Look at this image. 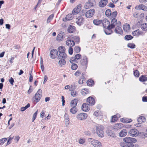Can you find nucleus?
I'll list each match as a JSON object with an SVG mask.
<instances>
[{
  "mask_svg": "<svg viewBox=\"0 0 147 147\" xmlns=\"http://www.w3.org/2000/svg\"><path fill=\"white\" fill-rule=\"evenodd\" d=\"M96 133L98 137L100 138H103L104 136V127L100 125H98L96 126Z\"/></svg>",
  "mask_w": 147,
  "mask_h": 147,
  "instance_id": "f257e3e1",
  "label": "nucleus"
},
{
  "mask_svg": "<svg viewBox=\"0 0 147 147\" xmlns=\"http://www.w3.org/2000/svg\"><path fill=\"white\" fill-rule=\"evenodd\" d=\"M88 140L93 147H103L102 143L99 140L92 138H89Z\"/></svg>",
  "mask_w": 147,
  "mask_h": 147,
  "instance_id": "f03ea898",
  "label": "nucleus"
},
{
  "mask_svg": "<svg viewBox=\"0 0 147 147\" xmlns=\"http://www.w3.org/2000/svg\"><path fill=\"white\" fill-rule=\"evenodd\" d=\"M124 141L126 142L131 147H133L134 146L133 143H135L137 142L136 139L130 137H125L123 138Z\"/></svg>",
  "mask_w": 147,
  "mask_h": 147,
  "instance_id": "7ed1b4c3",
  "label": "nucleus"
},
{
  "mask_svg": "<svg viewBox=\"0 0 147 147\" xmlns=\"http://www.w3.org/2000/svg\"><path fill=\"white\" fill-rule=\"evenodd\" d=\"M88 115L87 113H82L77 114L76 117L78 120L82 121L86 119Z\"/></svg>",
  "mask_w": 147,
  "mask_h": 147,
  "instance_id": "20e7f679",
  "label": "nucleus"
},
{
  "mask_svg": "<svg viewBox=\"0 0 147 147\" xmlns=\"http://www.w3.org/2000/svg\"><path fill=\"white\" fill-rule=\"evenodd\" d=\"M121 25V22L120 21H117V20L115 18L112 19L111 22V24L110 25V29L115 27L116 26Z\"/></svg>",
  "mask_w": 147,
  "mask_h": 147,
  "instance_id": "39448f33",
  "label": "nucleus"
},
{
  "mask_svg": "<svg viewBox=\"0 0 147 147\" xmlns=\"http://www.w3.org/2000/svg\"><path fill=\"white\" fill-rule=\"evenodd\" d=\"M42 90L39 89L37 91V92L35 94L34 99L36 100V102H38L41 97Z\"/></svg>",
  "mask_w": 147,
  "mask_h": 147,
  "instance_id": "423d86ee",
  "label": "nucleus"
},
{
  "mask_svg": "<svg viewBox=\"0 0 147 147\" xmlns=\"http://www.w3.org/2000/svg\"><path fill=\"white\" fill-rule=\"evenodd\" d=\"M84 18L81 16L77 17L75 20L76 22L79 26H80L82 24L84 23Z\"/></svg>",
  "mask_w": 147,
  "mask_h": 147,
  "instance_id": "0eeeda50",
  "label": "nucleus"
},
{
  "mask_svg": "<svg viewBox=\"0 0 147 147\" xmlns=\"http://www.w3.org/2000/svg\"><path fill=\"white\" fill-rule=\"evenodd\" d=\"M129 133L131 136L136 137L138 136L139 133L137 129H132L130 130Z\"/></svg>",
  "mask_w": 147,
  "mask_h": 147,
  "instance_id": "6e6552de",
  "label": "nucleus"
},
{
  "mask_svg": "<svg viewBox=\"0 0 147 147\" xmlns=\"http://www.w3.org/2000/svg\"><path fill=\"white\" fill-rule=\"evenodd\" d=\"M81 9V5L79 4L76 6L73 10L72 13L73 15H76L78 13Z\"/></svg>",
  "mask_w": 147,
  "mask_h": 147,
  "instance_id": "1a4fd4ad",
  "label": "nucleus"
},
{
  "mask_svg": "<svg viewBox=\"0 0 147 147\" xmlns=\"http://www.w3.org/2000/svg\"><path fill=\"white\" fill-rule=\"evenodd\" d=\"M95 3L94 0H88L85 4L84 7L86 9H88L93 6Z\"/></svg>",
  "mask_w": 147,
  "mask_h": 147,
  "instance_id": "9d476101",
  "label": "nucleus"
},
{
  "mask_svg": "<svg viewBox=\"0 0 147 147\" xmlns=\"http://www.w3.org/2000/svg\"><path fill=\"white\" fill-rule=\"evenodd\" d=\"M102 22L103 27L107 29H110L109 22L107 19H104L102 21Z\"/></svg>",
  "mask_w": 147,
  "mask_h": 147,
  "instance_id": "9b49d317",
  "label": "nucleus"
},
{
  "mask_svg": "<svg viewBox=\"0 0 147 147\" xmlns=\"http://www.w3.org/2000/svg\"><path fill=\"white\" fill-rule=\"evenodd\" d=\"M58 52L57 50L53 49L50 52V56L51 58L54 59L57 56Z\"/></svg>",
  "mask_w": 147,
  "mask_h": 147,
  "instance_id": "f8f14e48",
  "label": "nucleus"
},
{
  "mask_svg": "<svg viewBox=\"0 0 147 147\" xmlns=\"http://www.w3.org/2000/svg\"><path fill=\"white\" fill-rule=\"evenodd\" d=\"M95 13V11L94 9H90L87 11L85 13V16L87 18L92 17Z\"/></svg>",
  "mask_w": 147,
  "mask_h": 147,
  "instance_id": "ddd939ff",
  "label": "nucleus"
},
{
  "mask_svg": "<svg viewBox=\"0 0 147 147\" xmlns=\"http://www.w3.org/2000/svg\"><path fill=\"white\" fill-rule=\"evenodd\" d=\"M93 115L96 117L97 119L100 120L102 118L103 114L102 112L100 111H95Z\"/></svg>",
  "mask_w": 147,
  "mask_h": 147,
  "instance_id": "4468645a",
  "label": "nucleus"
},
{
  "mask_svg": "<svg viewBox=\"0 0 147 147\" xmlns=\"http://www.w3.org/2000/svg\"><path fill=\"white\" fill-rule=\"evenodd\" d=\"M68 39L66 42V45L70 47L74 46L75 44L74 42L72 39L68 37Z\"/></svg>",
  "mask_w": 147,
  "mask_h": 147,
  "instance_id": "2eb2a0df",
  "label": "nucleus"
},
{
  "mask_svg": "<svg viewBox=\"0 0 147 147\" xmlns=\"http://www.w3.org/2000/svg\"><path fill=\"white\" fill-rule=\"evenodd\" d=\"M86 102L90 105L91 106L94 105L95 103L94 99L91 96L87 98Z\"/></svg>",
  "mask_w": 147,
  "mask_h": 147,
  "instance_id": "dca6fc26",
  "label": "nucleus"
},
{
  "mask_svg": "<svg viewBox=\"0 0 147 147\" xmlns=\"http://www.w3.org/2000/svg\"><path fill=\"white\" fill-rule=\"evenodd\" d=\"M89 104H86L85 103H83L82 106V109L83 111L86 112L89 111L90 109Z\"/></svg>",
  "mask_w": 147,
  "mask_h": 147,
  "instance_id": "f3484780",
  "label": "nucleus"
},
{
  "mask_svg": "<svg viewBox=\"0 0 147 147\" xmlns=\"http://www.w3.org/2000/svg\"><path fill=\"white\" fill-rule=\"evenodd\" d=\"M121 26V25L118 26L115 28L114 31L116 34H123V32L121 28L120 27Z\"/></svg>",
  "mask_w": 147,
  "mask_h": 147,
  "instance_id": "a211bd4d",
  "label": "nucleus"
},
{
  "mask_svg": "<svg viewBox=\"0 0 147 147\" xmlns=\"http://www.w3.org/2000/svg\"><path fill=\"white\" fill-rule=\"evenodd\" d=\"M74 15L72 14L69 13L63 19V20L64 22L72 20L74 18Z\"/></svg>",
  "mask_w": 147,
  "mask_h": 147,
  "instance_id": "6ab92c4d",
  "label": "nucleus"
},
{
  "mask_svg": "<svg viewBox=\"0 0 147 147\" xmlns=\"http://www.w3.org/2000/svg\"><path fill=\"white\" fill-rule=\"evenodd\" d=\"M123 127V125L122 124L119 123L114 124L113 128L115 129L118 130L122 128Z\"/></svg>",
  "mask_w": 147,
  "mask_h": 147,
  "instance_id": "aec40b11",
  "label": "nucleus"
},
{
  "mask_svg": "<svg viewBox=\"0 0 147 147\" xmlns=\"http://www.w3.org/2000/svg\"><path fill=\"white\" fill-rule=\"evenodd\" d=\"M123 30L126 32H129L130 30V25L127 24H125L123 26Z\"/></svg>",
  "mask_w": 147,
  "mask_h": 147,
  "instance_id": "412c9836",
  "label": "nucleus"
},
{
  "mask_svg": "<svg viewBox=\"0 0 147 147\" xmlns=\"http://www.w3.org/2000/svg\"><path fill=\"white\" fill-rule=\"evenodd\" d=\"M81 63L83 66H86L88 63L87 58L86 56L83 57V59L80 61Z\"/></svg>",
  "mask_w": 147,
  "mask_h": 147,
  "instance_id": "4be33fe9",
  "label": "nucleus"
},
{
  "mask_svg": "<svg viewBox=\"0 0 147 147\" xmlns=\"http://www.w3.org/2000/svg\"><path fill=\"white\" fill-rule=\"evenodd\" d=\"M127 131L126 129H123L119 133V136L121 137H124L127 135Z\"/></svg>",
  "mask_w": 147,
  "mask_h": 147,
  "instance_id": "5701e85b",
  "label": "nucleus"
},
{
  "mask_svg": "<svg viewBox=\"0 0 147 147\" xmlns=\"http://www.w3.org/2000/svg\"><path fill=\"white\" fill-rule=\"evenodd\" d=\"M64 33L60 32L57 36V40L58 41H61L63 39Z\"/></svg>",
  "mask_w": 147,
  "mask_h": 147,
  "instance_id": "b1692460",
  "label": "nucleus"
},
{
  "mask_svg": "<svg viewBox=\"0 0 147 147\" xmlns=\"http://www.w3.org/2000/svg\"><path fill=\"white\" fill-rule=\"evenodd\" d=\"M106 133L108 136L110 137L113 138L115 136V134L114 132L110 129H108L106 131Z\"/></svg>",
  "mask_w": 147,
  "mask_h": 147,
  "instance_id": "393cba45",
  "label": "nucleus"
},
{
  "mask_svg": "<svg viewBox=\"0 0 147 147\" xmlns=\"http://www.w3.org/2000/svg\"><path fill=\"white\" fill-rule=\"evenodd\" d=\"M143 32L139 29L136 30L132 32V34L134 36H138L142 34Z\"/></svg>",
  "mask_w": 147,
  "mask_h": 147,
  "instance_id": "a878e982",
  "label": "nucleus"
},
{
  "mask_svg": "<svg viewBox=\"0 0 147 147\" xmlns=\"http://www.w3.org/2000/svg\"><path fill=\"white\" fill-rule=\"evenodd\" d=\"M108 0H101L99 3V5L100 7H103L107 3Z\"/></svg>",
  "mask_w": 147,
  "mask_h": 147,
  "instance_id": "bb28decb",
  "label": "nucleus"
},
{
  "mask_svg": "<svg viewBox=\"0 0 147 147\" xmlns=\"http://www.w3.org/2000/svg\"><path fill=\"white\" fill-rule=\"evenodd\" d=\"M119 144L122 147H131V146H130L126 142H125L123 138V140L120 142Z\"/></svg>",
  "mask_w": 147,
  "mask_h": 147,
  "instance_id": "cd10ccee",
  "label": "nucleus"
},
{
  "mask_svg": "<svg viewBox=\"0 0 147 147\" xmlns=\"http://www.w3.org/2000/svg\"><path fill=\"white\" fill-rule=\"evenodd\" d=\"M69 38L72 39L73 40H74L76 42H79L80 41V38L79 37L77 36H73L72 35H69L68 36Z\"/></svg>",
  "mask_w": 147,
  "mask_h": 147,
  "instance_id": "c85d7f7f",
  "label": "nucleus"
},
{
  "mask_svg": "<svg viewBox=\"0 0 147 147\" xmlns=\"http://www.w3.org/2000/svg\"><path fill=\"white\" fill-rule=\"evenodd\" d=\"M145 117L143 116L140 117L138 119V122L140 123H143L146 121Z\"/></svg>",
  "mask_w": 147,
  "mask_h": 147,
  "instance_id": "c756f323",
  "label": "nucleus"
},
{
  "mask_svg": "<svg viewBox=\"0 0 147 147\" xmlns=\"http://www.w3.org/2000/svg\"><path fill=\"white\" fill-rule=\"evenodd\" d=\"M120 121L121 122L126 123H130L131 121V119H128L125 118L121 119Z\"/></svg>",
  "mask_w": 147,
  "mask_h": 147,
  "instance_id": "7c9ffc66",
  "label": "nucleus"
},
{
  "mask_svg": "<svg viewBox=\"0 0 147 147\" xmlns=\"http://www.w3.org/2000/svg\"><path fill=\"white\" fill-rule=\"evenodd\" d=\"M78 100L77 99H74L71 100V107H76L77 103Z\"/></svg>",
  "mask_w": 147,
  "mask_h": 147,
  "instance_id": "2f4dec72",
  "label": "nucleus"
},
{
  "mask_svg": "<svg viewBox=\"0 0 147 147\" xmlns=\"http://www.w3.org/2000/svg\"><path fill=\"white\" fill-rule=\"evenodd\" d=\"M67 55L65 54V52L59 54L58 56V58L60 59V58H61L63 59H65L67 58Z\"/></svg>",
  "mask_w": 147,
  "mask_h": 147,
  "instance_id": "473e14b6",
  "label": "nucleus"
},
{
  "mask_svg": "<svg viewBox=\"0 0 147 147\" xmlns=\"http://www.w3.org/2000/svg\"><path fill=\"white\" fill-rule=\"evenodd\" d=\"M75 27L70 26L68 27L67 29L68 32L69 33H72L75 30Z\"/></svg>",
  "mask_w": 147,
  "mask_h": 147,
  "instance_id": "72a5a7b5",
  "label": "nucleus"
},
{
  "mask_svg": "<svg viewBox=\"0 0 147 147\" xmlns=\"http://www.w3.org/2000/svg\"><path fill=\"white\" fill-rule=\"evenodd\" d=\"M78 109L76 107H72L70 110V112L73 114H76L77 112Z\"/></svg>",
  "mask_w": 147,
  "mask_h": 147,
  "instance_id": "f704fd0d",
  "label": "nucleus"
},
{
  "mask_svg": "<svg viewBox=\"0 0 147 147\" xmlns=\"http://www.w3.org/2000/svg\"><path fill=\"white\" fill-rule=\"evenodd\" d=\"M102 20L98 19L94 20L93 21V23L95 25H99L102 23Z\"/></svg>",
  "mask_w": 147,
  "mask_h": 147,
  "instance_id": "c9c22d12",
  "label": "nucleus"
},
{
  "mask_svg": "<svg viewBox=\"0 0 147 147\" xmlns=\"http://www.w3.org/2000/svg\"><path fill=\"white\" fill-rule=\"evenodd\" d=\"M141 27L143 30L147 31V23H144L141 24Z\"/></svg>",
  "mask_w": 147,
  "mask_h": 147,
  "instance_id": "e433bc0d",
  "label": "nucleus"
},
{
  "mask_svg": "<svg viewBox=\"0 0 147 147\" xmlns=\"http://www.w3.org/2000/svg\"><path fill=\"white\" fill-rule=\"evenodd\" d=\"M66 61L64 59H60L58 62V64L59 66L61 67L63 65L65 64Z\"/></svg>",
  "mask_w": 147,
  "mask_h": 147,
  "instance_id": "4c0bfd02",
  "label": "nucleus"
},
{
  "mask_svg": "<svg viewBox=\"0 0 147 147\" xmlns=\"http://www.w3.org/2000/svg\"><path fill=\"white\" fill-rule=\"evenodd\" d=\"M81 94L83 95L89 94V92L88 89L86 88L83 89L81 92Z\"/></svg>",
  "mask_w": 147,
  "mask_h": 147,
  "instance_id": "58836bf2",
  "label": "nucleus"
},
{
  "mask_svg": "<svg viewBox=\"0 0 147 147\" xmlns=\"http://www.w3.org/2000/svg\"><path fill=\"white\" fill-rule=\"evenodd\" d=\"M140 81L142 82L147 81V77L144 75H142L139 78Z\"/></svg>",
  "mask_w": 147,
  "mask_h": 147,
  "instance_id": "ea45409f",
  "label": "nucleus"
},
{
  "mask_svg": "<svg viewBox=\"0 0 147 147\" xmlns=\"http://www.w3.org/2000/svg\"><path fill=\"white\" fill-rule=\"evenodd\" d=\"M58 50L59 53L65 52V47L62 46L59 47L58 49Z\"/></svg>",
  "mask_w": 147,
  "mask_h": 147,
  "instance_id": "a19ab883",
  "label": "nucleus"
},
{
  "mask_svg": "<svg viewBox=\"0 0 147 147\" xmlns=\"http://www.w3.org/2000/svg\"><path fill=\"white\" fill-rule=\"evenodd\" d=\"M117 13L116 11L113 12L112 13H111V14L109 17L111 18V19L115 18L117 16Z\"/></svg>",
  "mask_w": 147,
  "mask_h": 147,
  "instance_id": "79ce46f5",
  "label": "nucleus"
},
{
  "mask_svg": "<svg viewBox=\"0 0 147 147\" xmlns=\"http://www.w3.org/2000/svg\"><path fill=\"white\" fill-rule=\"evenodd\" d=\"M87 84L88 86H90L94 85V82L92 80H90L87 82Z\"/></svg>",
  "mask_w": 147,
  "mask_h": 147,
  "instance_id": "37998d69",
  "label": "nucleus"
},
{
  "mask_svg": "<svg viewBox=\"0 0 147 147\" xmlns=\"http://www.w3.org/2000/svg\"><path fill=\"white\" fill-rule=\"evenodd\" d=\"M53 17L54 15L53 14H52L50 15L47 20V23H50L53 19Z\"/></svg>",
  "mask_w": 147,
  "mask_h": 147,
  "instance_id": "c03bdc74",
  "label": "nucleus"
},
{
  "mask_svg": "<svg viewBox=\"0 0 147 147\" xmlns=\"http://www.w3.org/2000/svg\"><path fill=\"white\" fill-rule=\"evenodd\" d=\"M7 138H1L0 140V145H3L7 141Z\"/></svg>",
  "mask_w": 147,
  "mask_h": 147,
  "instance_id": "a18cd8bd",
  "label": "nucleus"
},
{
  "mask_svg": "<svg viewBox=\"0 0 147 147\" xmlns=\"http://www.w3.org/2000/svg\"><path fill=\"white\" fill-rule=\"evenodd\" d=\"M117 120V117L116 115H114L111 117V122H116Z\"/></svg>",
  "mask_w": 147,
  "mask_h": 147,
  "instance_id": "49530a36",
  "label": "nucleus"
},
{
  "mask_svg": "<svg viewBox=\"0 0 147 147\" xmlns=\"http://www.w3.org/2000/svg\"><path fill=\"white\" fill-rule=\"evenodd\" d=\"M30 106V105L29 103L28 104L26 105L24 107H22L21 108V111H23L26 110Z\"/></svg>",
  "mask_w": 147,
  "mask_h": 147,
  "instance_id": "de8ad7c7",
  "label": "nucleus"
},
{
  "mask_svg": "<svg viewBox=\"0 0 147 147\" xmlns=\"http://www.w3.org/2000/svg\"><path fill=\"white\" fill-rule=\"evenodd\" d=\"M111 11L110 9H107L105 11V13L106 16L109 17L111 14Z\"/></svg>",
  "mask_w": 147,
  "mask_h": 147,
  "instance_id": "09e8293b",
  "label": "nucleus"
},
{
  "mask_svg": "<svg viewBox=\"0 0 147 147\" xmlns=\"http://www.w3.org/2000/svg\"><path fill=\"white\" fill-rule=\"evenodd\" d=\"M77 94V92L74 90H72L71 91V95L73 97H75L76 96Z\"/></svg>",
  "mask_w": 147,
  "mask_h": 147,
  "instance_id": "8fccbe9b",
  "label": "nucleus"
},
{
  "mask_svg": "<svg viewBox=\"0 0 147 147\" xmlns=\"http://www.w3.org/2000/svg\"><path fill=\"white\" fill-rule=\"evenodd\" d=\"M70 62L72 63H75L77 62V61L74 57H72L69 60Z\"/></svg>",
  "mask_w": 147,
  "mask_h": 147,
  "instance_id": "3c124183",
  "label": "nucleus"
},
{
  "mask_svg": "<svg viewBox=\"0 0 147 147\" xmlns=\"http://www.w3.org/2000/svg\"><path fill=\"white\" fill-rule=\"evenodd\" d=\"M140 135L141 136V137L142 138H147V134L146 133H140Z\"/></svg>",
  "mask_w": 147,
  "mask_h": 147,
  "instance_id": "603ef678",
  "label": "nucleus"
},
{
  "mask_svg": "<svg viewBox=\"0 0 147 147\" xmlns=\"http://www.w3.org/2000/svg\"><path fill=\"white\" fill-rule=\"evenodd\" d=\"M38 113V110H37V111L33 115V117H32V122L34 121L36 118V117Z\"/></svg>",
  "mask_w": 147,
  "mask_h": 147,
  "instance_id": "864d4df0",
  "label": "nucleus"
},
{
  "mask_svg": "<svg viewBox=\"0 0 147 147\" xmlns=\"http://www.w3.org/2000/svg\"><path fill=\"white\" fill-rule=\"evenodd\" d=\"M85 142V140L84 138H80L78 140V143L80 144H83Z\"/></svg>",
  "mask_w": 147,
  "mask_h": 147,
  "instance_id": "5fc2aeb1",
  "label": "nucleus"
},
{
  "mask_svg": "<svg viewBox=\"0 0 147 147\" xmlns=\"http://www.w3.org/2000/svg\"><path fill=\"white\" fill-rule=\"evenodd\" d=\"M80 51V48L78 46H76L74 48V51L76 53H78Z\"/></svg>",
  "mask_w": 147,
  "mask_h": 147,
  "instance_id": "6e6d98bb",
  "label": "nucleus"
},
{
  "mask_svg": "<svg viewBox=\"0 0 147 147\" xmlns=\"http://www.w3.org/2000/svg\"><path fill=\"white\" fill-rule=\"evenodd\" d=\"M127 46L131 49H133L135 48V45L134 44L129 43L127 44Z\"/></svg>",
  "mask_w": 147,
  "mask_h": 147,
  "instance_id": "4d7b16f0",
  "label": "nucleus"
},
{
  "mask_svg": "<svg viewBox=\"0 0 147 147\" xmlns=\"http://www.w3.org/2000/svg\"><path fill=\"white\" fill-rule=\"evenodd\" d=\"M133 37L130 35H126L125 37V38L127 40H129L132 39Z\"/></svg>",
  "mask_w": 147,
  "mask_h": 147,
  "instance_id": "13d9d810",
  "label": "nucleus"
},
{
  "mask_svg": "<svg viewBox=\"0 0 147 147\" xmlns=\"http://www.w3.org/2000/svg\"><path fill=\"white\" fill-rule=\"evenodd\" d=\"M75 58L76 60L80 59L81 57V55L80 54H78L76 55L75 56Z\"/></svg>",
  "mask_w": 147,
  "mask_h": 147,
  "instance_id": "bf43d9fd",
  "label": "nucleus"
},
{
  "mask_svg": "<svg viewBox=\"0 0 147 147\" xmlns=\"http://www.w3.org/2000/svg\"><path fill=\"white\" fill-rule=\"evenodd\" d=\"M78 67V65L75 64H73L71 66V68L73 70H76Z\"/></svg>",
  "mask_w": 147,
  "mask_h": 147,
  "instance_id": "052dcab7",
  "label": "nucleus"
},
{
  "mask_svg": "<svg viewBox=\"0 0 147 147\" xmlns=\"http://www.w3.org/2000/svg\"><path fill=\"white\" fill-rule=\"evenodd\" d=\"M134 74L135 76L138 77L140 74L139 72L138 71L136 70L134 72Z\"/></svg>",
  "mask_w": 147,
  "mask_h": 147,
  "instance_id": "680f3d73",
  "label": "nucleus"
},
{
  "mask_svg": "<svg viewBox=\"0 0 147 147\" xmlns=\"http://www.w3.org/2000/svg\"><path fill=\"white\" fill-rule=\"evenodd\" d=\"M108 29L107 32V31H105V33L107 35H109L111 34V33H112V31L110 30L111 29Z\"/></svg>",
  "mask_w": 147,
  "mask_h": 147,
  "instance_id": "e2e57ef3",
  "label": "nucleus"
},
{
  "mask_svg": "<svg viewBox=\"0 0 147 147\" xmlns=\"http://www.w3.org/2000/svg\"><path fill=\"white\" fill-rule=\"evenodd\" d=\"M76 88V86L74 85H71L70 86V88L69 89V91L72 90H74Z\"/></svg>",
  "mask_w": 147,
  "mask_h": 147,
  "instance_id": "0e129e2a",
  "label": "nucleus"
},
{
  "mask_svg": "<svg viewBox=\"0 0 147 147\" xmlns=\"http://www.w3.org/2000/svg\"><path fill=\"white\" fill-rule=\"evenodd\" d=\"M142 6L141 9L144 11H147V7L143 4H142Z\"/></svg>",
  "mask_w": 147,
  "mask_h": 147,
  "instance_id": "69168bd1",
  "label": "nucleus"
},
{
  "mask_svg": "<svg viewBox=\"0 0 147 147\" xmlns=\"http://www.w3.org/2000/svg\"><path fill=\"white\" fill-rule=\"evenodd\" d=\"M68 52L70 55H72L73 53V49L71 47H70L68 50Z\"/></svg>",
  "mask_w": 147,
  "mask_h": 147,
  "instance_id": "338daca9",
  "label": "nucleus"
},
{
  "mask_svg": "<svg viewBox=\"0 0 147 147\" xmlns=\"http://www.w3.org/2000/svg\"><path fill=\"white\" fill-rule=\"evenodd\" d=\"M9 82L10 83V84L11 85H13V82L14 81L13 79L11 77L10 79L9 80Z\"/></svg>",
  "mask_w": 147,
  "mask_h": 147,
  "instance_id": "774afa93",
  "label": "nucleus"
}]
</instances>
